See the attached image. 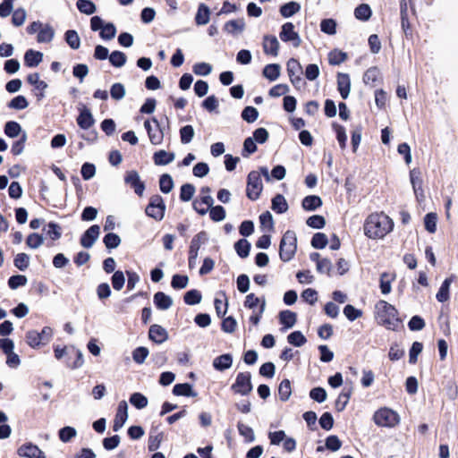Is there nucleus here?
<instances>
[{
    "mask_svg": "<svg viewBox=\"0 0 458 458\" xmlns=\"http://www.w3.org/2000/svg\"><path fill=\"white\" fill-rule=\"evenodd\" d=\"M394 229V221L384 213L369 215L364 223V233L370 239H382Z\"/></svg>",
    "mask_w": 458,
    "mask_h": 458,
    "instance_id": "nucleus-1",
    "label": "nucleus"
},
{
    "mask_svg": "<svg viewBox=\"0 0 458 458\" xmlns=\"http://www.w3.org/2000/svg\"><path fill=\"white\" fill-rule=\"evenodd\" d=\"M377 323L386 329L396 330L400 325L396 309L386 301H379L375 306Z\"/></svg>",
    "mask_w": 458,
    "mask_h": 458,
    "instance_id": "nucleus-2",
    "label": "nucleus"
},
{
    "mask_svg": "<svg viewBox=\"0 0 458 458\" xmlns=\"http://www.w3.org/2000/svg\"><path fill=\"white\" fill-rule=\"evenodd\" d=\"M297 250V237L293 231H287L280 242L279 256L284 262L290 261Z\"/></svg>",
    "mask_w": 458,
    "mask_h": 458,
    "instance_id": "nucleus-3",
    "label": "nucleus"
},
{
    "mask_svg": "<svg viewBox=\"0 0 458 458\" xmlns=\"http://www.w3.org/2000/svg\"><path fill=\"white\" fill-rule=\"evenodd\" d=\"M373 420L378 427L394 428L399 424L400 416L394 410L383 407L374 413Z\"/></svg>",
    "mask_w": 458,
    "mask_h": 458,
    "instance_id": "nucleus-4",
    "label": "nucleus"
},
{
    "mask_svg": "<svg viewBox=\"0 0 458 458\" xmlns=\"http://www.w3.org/2000/svg\"><path fill=\"white\" fill-rule=\"evenodd\" d=\"M54 331L50 327H44L41 332L29 330L26 333V343L33 349H38L40 345H45L52 339Z\"/></svg>",
    "mask_w": 458,
    "mask_h": 458,
    "instance_id": "nucleus-5",
    "label": "nucleus"
},
{
    "mask_svg": "<svg viewBox=\"0 0 458 458\" xmlns=\"http://www.w3.org/2000/svg\"><path fill=\"white\" fill-rule=\"evenodd\" d=\"M263 190V183L260 173L258 171H251L248 175L247 180V197L250 199L256 200L260 196Z\"/></svg>",
    "mask_w": 458,
    "mask_h": 458,
    "instance_id": "nucleus-6",
    "label": "nucleus"
},
{
    "mask_svg": "<svg viewBox=\"0 0 458 458\" xmlns=\"http://www.w3.org/2000/svg\"><path fill=\"white\" fill-rule=\"evenodd\" d=\"M165 211V205L162 197L159 195L152 196L145 209L146 215L157 221H161L164 218Z\"/></svg>",
    "mask_w": 458,
    "mask_h": 458,
    "instance_id": "nucleus-7",
    "label": "nucleus"
},
{
    "mask_svg": "<svg viewBox=\"0 0 458 458\" xmlns=\"http://www.w3.org/2000/svg\"><path fill=\"white\" fill-rule=\"evenodd\" d=\"M251 376L249 372H241L236 376L231 388L235 394L247 395L252 391Z\"/></svg>",
    "mask_w": 458,
    "mask_h": 458,
    "instance_id": "nucleus-8",
    "label": "nucleus"
},
{
    "mask_svg": "<svg viewBox=\"0 0 458 458\" xmlns=\"http://www.w3.org/2000/svg\"><path fill=\"white\" fill-rule=\"evenodd\" d=\"M279 37L283 42L291 43L294 47H299L301 44V38L292 22L282 25Z\"/></svg>",
    "mask_w": 458,
    "mask_h": 458,
    "instance_id": "nucleus-9",
    "label": "nucleus"
},
{
    "mask_svg": "<svg viewBox=\"0 0 458 458\" xmlns=\"http://www.w3.org/2000/svg\"><path fill=\"white\" fill-rule=\"evenodd\" d=\"M144 127L148 131L149 140L152 144L159 145L162 143L164 132L156 118H153L151 121L146 120L144 122Z\"/></svg>",
    "mask_w": 458,
    "mask_h": 458,
    "instance_id": "nucleus-10",
    "label": "nucleus"
},
{
    "mask_svg": "<svg viewBox=\"0 0 458 458\" xmlns=\"http://www.w3.org/2000/svg\"><path fill=\"white\" fill-rule=\"evenodd\" d=\"M17 454L25 458H47L45 454L38 445L32 443H25L17 449Z\"/></svg>",
    "mask_w": 458,
    "mask_h": 458,
    "instance_id": "nucleus-11",
    "label": "nucleus"
},
{
    "mask_svg": "<svg viewBox=\"0 0 458 458\" xmlns=\"http://www.w3.org/2000/svg\"><path fill=\"white\" fill-rule=\"evenodd\" d=\"M124 182L134 189L137 195L142 196L145 185L144 182L140 181L138 172L135 170L128 171L124 176Z\"/></svg>",
    "mask_w": 458,
    "mask_h": 458,
    "instance_id": "nucleus-12",
    "label": "nucleus"
},
{
    "mask_svg": "<svg viewBox=\"0 0 458 458\" xmlns=\"http://www.w3.org/2000/svg\"><path fill=\"white\" fill-rule=\"evenodd\" d=\"M128 419V404L125 401H121L118 404L115 418L114 420L113 429L120 430Z\"/></svg>",
    "mask_w": 458,
    "mask_h": 458,
    "instance_id": "nucleus-13",
    "label": "nucleus"
},
{
    "mask_svg": "<svg viewBox=\"0 0 458 458\" xmlns=\"http://www.w3.org/2000/svg\"><path fill=\"white\" fill-rule=\"evenodd\" d=\"M100 233V227L97 225L90 226L81 236V244L84 248H91L98 240Z\"/></svg>",
    "mask_w": 458,
    "mask_h": 458,
    "instance_id": "nucleus-14",
    "label": "nucleus"
},
{
    "mask_svg": "<svg viewBox=\"0 0 458 458\" xmlns=\"http://www.w3.org/2000/svg\"><path fill=\"white\" fill-rule=\"evenodd\" d=\"M262 46L265 54L273 56L278 55L280 43L276 36L265 35L263 37Z\"/></svg>",
    "mask_w": 458,
    "mask_h": 458,
    "instance_id": "nucleus-15",
    "label": "nucleus"
},
{
    "mask_svg": "<svg viewBox=\"0 0 458 458\" xmlns=\"http://www.w3.org/2000/svg\"><path fill=\"white\" fill-rule=\"evenodd\" d=\"M148 337L157 344H163L168 339V333L163 327L155 324L149 327Z\"/></svg>",
    "mask_w": 458,
    "mask_h": 458,
    "instance_id": "nucleus-16",
    "label": "nucleus"
},
{
    "mask_svg": "<svg viewBox=\"0 0 458 458\" xmlns=\"http://www.w3.org/2000/svg\"><path fill=\"white\" fill-rule=\"evenodd\" d=\"M245 30V21L243 19L231 20L225 23L224 30L233 36H238Z\"/></svg>",
    "mask_w": 458,
    "mask_h": 458,
    "instance_id": "nucleus-17",
    "label": "nucleus"
},
{
    "mask_svg": "<svg viewBox=\"0 0 458 458\" xmlns=\"http://www.w3.org/2000/svg\"><path fill=\"white\" fill-rule=\"evenodd\" d=\"M337 88L341 97L345 99L351 91V80L348 74L339 73L337 76Z\"/></svg>",
    "mask_w": 458,
    "mask_h": 458,
    "instance_id": "nucleus-18",
    "label": "nucleus"
},
{
    "mask_svg": "<svg viewBox=\"0 0 458 458\" xmlns=\"http://www.w3.org/2000/svg\"><path fill=\"white\" fill-rule=\"evenodd\" d=\"M94 122L95 121H94L93 115H92L91 112L89 111V109L83 107L81 110L80 114L77 118L78 125L81 129L87 130L94 124Z\"/></svg>",
    "mask_w": 458,
    "mask_h": 458,
    "instance_id": "nucleus-19",
    "label": "nucleus"
},
{
    "mask_svg": "<svg viewBox=\"0 0 458 458\" xmlns=\"http://www.w3.org/2000/svg\"><path fill=\"white\" fill-rule=\"evenodd\" d=\"M173 302V299L163 292H157L154 294V303L159 310H168L172 307Z\"/></svg>",
    "mask_w": 458,
    "mask_h": 458,
    "instance_id": "nucleus-20",
    "label": "nucleus"
},
{
    "mask_svg": "<svg viewBox=\"0 0 458 458\" xmlns=\"http://www.w3.org/2000/svg\"><path fill=\"white\" fill-rule=\"evenodd\" d=\"M233 357L231 354H223L214 359L213 367L218 371H224L232 367Z\"/></svg>",
    "mask_w": 458,
    "mask_h": 458,
    "instance_id": "nucleus-21",
    "label": "nucleus"
},
{
    "mask_svg": "<svg viewBox=\"0 0 458 458\" xmlns=\"http://www.w3.org/2000/svg\"><path fill=\"white\" fill-rule=\"evenodd\" d=\"M43 59V54L39 51L29 49L24 55V63L28 67L38 66Z\"/></svg>",
    "mask_w": 458,
    "mask_h": 458,
    "instance_id": "nucleus-22",
    "label": "nucleus"
},
{
    "mask_svg": "<svg viewBox=\"0 0 458 458\" xmlns=\"http://www.w3.org/2000/svg\"><path fill=\"white\" fill-rule=\"evenodd\" d=\"M54 37L55 30L50 24L45 23L37 36V41L38 43H49L53 40Z\"/></svg>",
    "mask_w": 458,
    "mask_h": 458,
    "instance_id": "nucleus-23",
    "label": "nucleus"
},
{
    "mask_svg": "<svg viewBox=\"0 0 458 458\" xmlns=\"http://www.w3.org/2000/svg\"><path fill=\"white\" fill-rule=\"evenodd\" d=\"M175 155L173 152L159 150L153 156V160L157 165H165L174 161Z\"/></svg>",
    "mask_w": 458,
    "mask_h": 458,
    "instance_id": "nucleus-24",
    "label": "nucleus"
},
{
    "mask_svg": "<svg viewBox=\"0 0 458 458\" xmlns=\"http://www.w3.org/2000/svg\"><path fill=\"white\" fill-rule=\"evenodd\" d=\"M395 279V275L385 272L380 276V291L386 295L392 291V282Z\"/></svg>",
    "mask_w": 458,
    "mask_h": 458,
    "instance_id": "nucleus-25",
    "label": "nucleus"
},
{
    "mask_svg": "<svg viewBox=\"0 0 458 458\" xmlns=\"http://www.w3.org/2000/svg\"><path fill=\"white\" fill-rule=\"evenodd\" d=\"M410 179L411 185L413 187L414 193L416 197L419 199L420 195L423 196V191L421 188L422 180L420 177V172L417 169H413L410 172Z\"/></svg>",
    "mask_w": 458,
    "mask_h": 458,
    "instance_id": "nucleus-26",
    "label": "nucleus"
},
{
    "mask_svg": "<svg viewBox=\"0 0 458 458\" xmlns=\"http://www.w3.org/2000/svg\"><path fill=\"white\" fill-rule=\"evenodd\" d=\"M210 20V9L205 4H200L195 16V21L198 25H206Z\"/></svg>",
    "mask_w": 458,
    "mask_h": 458,
    "instance_id": "nucleus-27",
    "label": "nucleus"
},
{
    "mask_svg": "<svg viewBox=\"0 0 458 458\" xmlns=\"http://www.w3.org/2000/svg\"><path fill=\"white\" fill-rule=\"evenodd\" d=\"M206 240L207 237L204 232L196 234L191 242L189 255L198 256L199 250L200 249L201 245L206 242Z\"/></svg>",
    "mask_w": 458,
    "mask_h": 458,
    "instance_id": "nucleus-28",
    "label": "nucleus"
},
{
    "mask_svg": "<svg viewBox=\"0 0 458 458\" xmlns=\"http://www.w3.org/2000/svg\"><path fill=\"white\" fill-rule=\"evenodd\" d=\"M281 73V66L277 64H267L263 69V76L270 81L277 80Z\"/></svg>",
    "mask_w": 458,
    "mask_h": 458,
    "instance_id": "nucleus-29",
    "label": "nucleus"
},
{
    "mask_svg": "<svg viewBox=\"0 0 458 458\" xmlns=\"http://www.w3.org/2000/svg\"><path fill=\"white\" fill-rule=\"evenodd\" d=\"M297 315L291 310H284L279 314L280 323L284 326L286 329L292 328L296 323Z\"/></svg>",
    "mask_w": 458,
    "mask_h": 458,
    "instance_id": "nucleus-30",
    "label": "nucleus"
},
{
    "mask_svg": "<svg viewBox=\"0 0 458 458\" xmlns=\"http://www.w3.org/2000/svg\"><path fill=\"white\" fill-rule=\"evenodd\" d=\"M301 10V5L297 2H289L280 7V13L284 18H289Z\"/></svg>",
    "mask_w": 458,
    "mask_h": 458,
    "instance_id": "nucleus-31",
    "label": "nucleus"
},
{
    "mask_svg": "<svg viewBox=\"0 0 458 458\" xmlns=\"http://www.w3.org/2000/svg\"><path fill=\"white\" fill-rule=\"evenodd\" d=\"M452 282L453 277H448L443 282L436 296L438 301L445 302L449 299V289Z\"/></svg>",
    "mask_w": 458,
    "mask_h": 458,
    "instance_id": "nucleus-32",
    "label": "nucleus"
},
{
    "mask_svg": "<svg viewBox=\"0 0 458 458\" xmlns=\"http://www.w3.org/2000/svg\"><path fill=\"white\" fill-rule=\"evenodd\" d=\"M272 209L278 214H282L287 211L288 204L283 195L277 194L273 198Z\"/></svg>",
    "mask_w": 458,
    "mask_h": 458,
    "instance_id": "nucleus-33",
    "label": "nucleus"
},
{
    "mask_svg": "<svg viewBox=\"0 0 458 458\" xmlns=\"http://www.w3.org/2000/svg\"><path fill=\"white\" fill-rule=\"evenodd\" d=\"M173 393L178 396H196L197 394L192 390L190 384H176L173 388Z\"/></svg>",
    "mask_w": 458,
    "mask_h": 458,
    "instance_id": "nucleus-34",
    "label": "nucleus"
},
{
    "mask_svg": "<svg viewBox=\"0 0 458 458\" xmlns=\"http://www.w3.org/2000/svg\"><path fill=\"white\" fill-rule=\"evenodd\" d=\"M302 67L301 64L294 58H291L287 62V72L292 83H295L294 76L301 73Z\"/></svg>",
    "mask_w": 458,
    "mask_h": 458,
    "instance_id": "nucleus-35",
    "label": "nucleus"
},
{
    "mask_svg": "<svg viewBox=\"0 0 458 458\" xmlns=\"http://www.w3.org/2000/svg\"><path fill=\"white\" fill-rule=\"evenodd\" d=\"M380 77V71L377 67H371L363 75V81L367 85L375 86Z\"/></svg>",
    "mask_w": 458,
    "mask_h": 458,
    "instance_id": "nucleus-36",
    "label": "nucleus"
},
{
    "mask_svg": "<svg viewBox=\"0 0 458 458\" xmlns=\"http://www.w3.org/2000/svg\"><path fill=\"white\" fill-rule=\"evenodd\" d=\"M322 205V200L318 196H307L302 200V208L306 210H315Z\"/></svg>",
    "mask_w": 458,
    "mask_h": 458,
    "instance_id": "nucleus-37",
    "label": "nucleus"
},
{
    "mask_svg": "<svg viewBox=\"0 0 458 458\" xmlns=\"http://www.w3.org/2000/svg\"><path fill=\"white\" fill-rule=\"evenodd\" d=\"M65 41L72 49H78L81 46V38L76 30H69L65 32Z\"/></svg>",
    "mask_w": 458,
    "mask_h": 458,
    "instance_id": "nucleus-38",
    "label": "nucleus"
},
{
    "mask_svg": "<svg viewBox=\"0 0 458 458\" xmlns=\"http://www.w3.org/2000/svg\"><path fill=\"white\" fill-rule=\"evenodd\" d=\"M278 394L281 401H287L292 394L291 383L288 379H284L278 387Z\"/></svg>",
    "mask_w": 458,
    "mask_h": 458,
    "instance_id": "nucleus-39",
    "label": "nucleus"
},
{
    "mask_svg": "<svg viewBox=\"0 0 458 458\" xmlns=\"http://www.w3.org/2000/svg\"><path fill=\"white\" fill-rule=\"evenodd\" d=\"M77 8L82 13L90 15L96 12V5L90 0H78L77 1Z\"/></svg>",
    "mask_w": 458,
    "mask_h": 458,
    "instance_id": "nucleus-40",
    "label": "nucleus"
},
{
    "mask_svg": "<svg viewBox=\"0 0 458 458\" xmlns=\"http://www.w3.org/2000/svg\"><path fill=\"white\" fill-rule=\"evenodd\" d=\"M127 57L124 53L121 51H114L109 55V62L114 67H122L125 64Z\"/></svg>",
    "mask_w": 458,
    "mask_h": 458,
    "instance_id": "nucleus-41",
    "label": "nucleus"
},
{
    "mask_svg": "<svg viewBox=\"0 0 458 458\" xmlns=\"http://www.w3.org/2000/svg\"><path fill=\"white\" fill-rule=\"evenodd\" d=\"M21 132V125L14 121L7 122L4 125V133L10 138H15Z\"/></svg>",
    "mask_w": 458,
    "mask_h": 458,
    "instance_id": "nucleus-42",
    "label": "nucleus"
},
{
    "mask_svg": "<svg viewBox=\"0 0 458 458\" xmlns=\"http://www.w3.org/2000/svg\"><path fill=\"white\" fill-rule=\"evenodd\" d=\"M234 249L241 258H246L250 253V243L245 239H241L234 244Z\"/></svg>",
    "mask_w": 458,
    "mask_h": 458,
    "instance_id": "nucleus-43",
    "label": "nucleus"
},
{
    "mask_svg": "<svg viewBox=\"0 0 458 458\" xmlns=\"http://www.w3.org/2000/svg\"><path fill=\"white\" fill-rule=\"evenodd\" d=\"M237 428H238L240 435L244 437L246 442L251 443L255 440V434H254L253 429L250 427H249L242 422H239L237 425Z\"/></svg>",
    "mask_w": 458,
    "mask_h": 458,
    "instance_id": "nucleus-44",
    "label": "nucleus"
},
{
    "mask_svg": "<svg viewBox=\"0 0 458 458\" xmlns=\"http://www.w3.org/2000/svg\"><path fill=\"white\" fill-rule=\"evenodd\" d=\"M13 263L19 270L24 271L30 266V256L26 253H18L14 258Z\"/></svg>",
    "mask_w": 458,
    "mask_h": 458,
    "instance_id": "nucleus-45",
    "label": "nucleus"
},
{
    "mask_svg": "<svg viewBox=\"0 0 458 458\" xmlns=\"http://www.w3.org/2000/svg\"><path fill=\"white\" fill-rule=\"evenodd\" d=\"M76 435V429L69 426L62 428L58 432L59 438L64 443L69 442L72 438L75 437Z\"/></svg>",
    "mask_w": 458,
    "mask_h": 458,
    "instance_id": "nucleus-46",
    "label": "nucleus"
},
{
    "mask_svg": "<svg viewBox=\"0 0 458 458\" xmlns=\"http://www.w3.org/2000/svg\"><path fill=\"white\" fill-rule=\"evenodd\" d=\"M347 58V55L344 52L335 49L328 55V61L330 64L338 65L344 62Z\"/></svg>",
    "mask_w": 458,
    "mask_h": 458,
    "instance_id": "nucleus-47",
    "label": "nucleus"
},
{
    "mask_svg": "<svg viewBox=\"0 0 458 458\" xmlns=\"http://www.w3.org/2000/svg\"><path fill=\"white\" fill-rule=\"evenodd\" d=\"M130 403L137 409H143L148 405V399L140 393H134L130 397Z\"/></svg>",
    "mask_w": 458,
    "mask_h": 458,
    "instance_id": "nucleus-48",
    "label": "nucleus"
},
{
    "mask_svg": "<svg viewBox=\"0 0 458 458\" xmlns=\"http://www.w3.org/2000/svg\"><path fill=\"white\" fill-rule=\"evenodd\" d=\"M159 187L162 192L169 193L174 188V181L172 177L167 174L161 175L159 179Z\"/></svg>",
    "mask_w": 458,
    "mask_h": 458,
    "instance_id": "nucleus-49",
    "label": "nucleus"
},
{
    "mask_svg": "<svg viewBox=\"0 0 458 458\" xmlns=\"http://www.w3.org/2000/svg\"><path fill=\"white\" fill-rule=\"evenodd\" d=\"M116 28L113 23H106L102 28L99 35L104 40H110L115 37Z\"/></svg>",
    "mask_w": 458,
    "mask_h": 458,
    "instance_id": "nucleus-50",
    "label": "nucleus"
},
{
    "mask_svg": "<svg viewBox=\"0 0 458 458\" xmlns=\"http://www.w3.org/2000/svg\"><path fill=\"white\" fill-rule=\"evenodd\" d=\"M189 284V277L183 275H174L172 277L171 286L174 289H184Z\"/></svg>",
    "mask_w": 458,
    "mask_h": 458,
    "instance_id": "nucleus-51",
    "label": "nucleus"
},
{
    "mask_svg": "<svg viewBox=\"0 0 458 458\" xmlns=\"http://www.w3.org/2000/svg\"><path fill=\"white\" fill-rule=\"evenodd\" d=\"M354 15L358 20L367 21L371 16L370 7L365 4H360L355 9Z\"/></svg>",
    "mask_w": 458,
    "mask_h": 458,
    "instance_id": "nucleus-52",
    "label": "nucleus"
},
{
    "mask_svg": "<svg viewBox=\"0 0 458 458\" xmlns=\"http://www.w3.org/2000/svg\"><path fill=\"white\" fill-rule=\"evenodd\" d=\"M194 129L191 125H185L180 130L181 141L183 144L190 143L194 137Z\"/></svg>",
    "mask_w": 458,
    "mask_h": 458,
    "instance_id": "nucleus-53",
    "label": "nucleus"
},
{
    "mask_svg": "<svg viewBox=\"0 0 458 458\" xmlns=\"http://www.w3.org/2000/svg\"><path fill=\"white\" fill-rule=\"evenodd\" d=\"M287 341L294 346L301 347L306 343V338L301 332L294 331L288 335Z\"/></svg>",
    "mask_w": 458,
    "mask_h": 458,
    "instance_id": "nucleus-54",
    "label": "nucleus"
},
{
    "mask_svg": "<svg viewBox=\"0 0 458 458\" xmlns=\"http://www.w3.org/2000/svg\"><path fill=\"white\" fill-rule=\"evenodd\" d=\"M437 221V216L436 213H428L426 215V216L424 218V225H425L426 230L428 233H433L436 232Z\"/></svg>",
    "mask_w": 458,
    "mask_h": 458,
    "instance_id": "nucleus-55",
    "label": "nucleus"
},
{
    "mask_svg": "<svg viewBox=\"0 0 458 458\" xmlns=\"http://www.w3.org/2000/svg\"><path fill=\"white\" fill-rule=\"evenodd\" d=\"M212 72L211 64L201 62L193 65V72L199 76H208Z\"/></svg>",
    "mask_w": 458,
    "mask_h": 458,
    "instance_id": "nucleus-56",
    "label": "nucleus"
},
{
    "mask_svg": "<svg viewBox=\"0 0 458 458\" xmlns=\"http://www.w3.org/2000/svg\"><path fill=\"white\" fill-rule=\"evenodd\" d=\"M202 296L198 290H191L184 294V301L188 305H195L201 301Z\"/></svg>",
    "mask_w": 458,
    "mask_h": 458,
    "instance_id": "nucleus-57",
    "label": "nucleus"
},
{
    "mask_svg": "<svg viewBox=\"0 0 458 458\" xmlns=\"http://www.w3.org/2000/svg\"><path fill=\"white\" fill-rule=\"evenodd\" d=\"M321 31L328 35L336 33V22L333 19H325L320 23Z\"/></svg>",
    "mask_w": 458,
    "mask_h": 458,
    "instance_id": "nucleus-58",
    "label": "nucleus"
},
{
    "mask_svg": "<svg viewBox=\"0 0 458 458\" xmlns=\"http://www.w3.org/2000/svg\"><path fill=\"white\" fill-rule=\"evenodd\" d=\"M195 193V187L192 184L186 183L181 187L180 199L182 201H190Z\"/></svg>",
    "mask_w": 458,
    "mask_h": 458,
    "instance_id": "nucleus-59",
    "label": "nucleus"
},
{
    "mask_svg": "<svg viewBox=\"0 0 458 458\" xmlns=\"http://www.w3.org/2000/svg\"><path fill=\"white\" fill-rule=\"evenodd\" d=\"M259 116L258 110L253 106H247L242 113V118L247 123H254Z\"/></svg>",
    "mask_w": 458,
    "mask_h": 458,
    "instance_id": "nucleus-60",
    "label": "nucleus"
},
{
    "mask_svg": "<svg viewBox=\"0 0 458 458\" xmlns=\"http://www.w3.org/2000/svg\"><path fill=\"white\" fill-rule=\"evenodd\" d=\"M209 216L215 222L223 221L225 218V210L222 206L211 207Z\"/></svg>",
    "mask_w": 458,
    "mask_h": 458,
    "instance_id": "nucleus-61",
    "label": "nucleus"
},
{
    "mask_svg": "<svg viewBox=\"0 0 458 458\" xmlns=\"http://www.w3.org/2000/svg\"><path fill=\"white\" fill-rule=\"evenodd\" d=\"M327 235L322 233H315L311 240V245L315 249H323L327 246Z\"/></svg>",
    "mask_w": 458,
    "mask_h": 458,
    "instance_id": "nucleus-62",
    "label": "nucleus"
},
{
    "mask_svg": "<svg viewBox=\"0 0 458 458\" xmlns=\"http://www.w3.org/2000/svg\"><path fill=\"white\" fill-rule=\"evenodd\" d=\"M28 106L29 103L24 96H17L14 98H13L8 104V106L10 108L16 110L25 109L28 107Z\"/></svg>",
    "mask_w": 458,
    "mask_h": 458,
    "instance_id": "nucleus-63",
    "label": "nucleus"
},
{
    "mask_svg": "<svg viewBox=\"0 0 458 458\" xmlns=\"http://www.w3.org/2000/svg\"><path fill=\"white\" fill-rule=\"evenodd\" d=\"M44 243L43 236L38 233H30L26 240V244L30 249H38Z\"/></svg>",
    "mask_w": 458,
    "mask_h": 458,
    "instance_id": "nucleus-64",
    "label": "nucleus"
}]
</instances>
